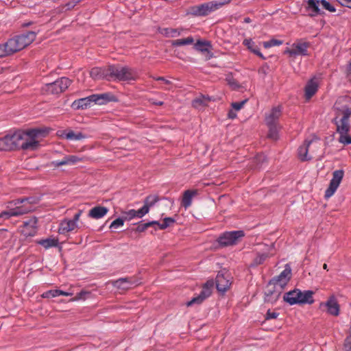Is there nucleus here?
I'll return each instance as SVG.
<instances>
[{"mask_svg":"<svg viewBox=\"0 0 351 351\" xmlns=\"http://www.w3.org/2000/svg\"><path fill=\"white\" fill-rule=\"evenodd\" d=\"M71 84V80L63 77L52 83L46 84L47 91L51 94H59L66 90Z\"/></svg>","mask_w":351,"mask_h":351,"instance_id":"obj_8","label":"nucleus"},{"mask_svg":"<svg viewBox=\"0 0 351 351\" xmlns=\"http://www.w3.org/2000/svg\"><path fill=\"white\" fill-rule=\"evenodd\" d=\"M148 228H149V225H148L147 222V223H138L137 227L136 228H134V229H132V230L136 232H143Z\"/></svg>","mask_w":351,"mask_h":351,"instance_id":"obj_53","label":"nucleus"},{"mask_svg":"<svg viewBox=\"0 0 351 351\" xmlns=\"http://www.w3.org/2000/svg\"><path fill=\"white\" fill-rule=\"evenodd\" d=\"M25 204L28 206H32L34 208V205L37 204L40 202V198L34 196L24 197Z\"/></svg>","mask_w":351,"mask_h":351,"instance_id":"obj_47","label":"nucleus"},{"mask_svg":"<svg viewBox=\"0 0 351 351\" xmlns=\"http://www.w3.org/2000/svg\"><path fill=\"white\" fill-rule=\"evenodd\" d=\"M92 99L94 101V104L99 105H104L112 101H118L117 96L109 92L102 94H93L92 95Z\"/></svg>","mask_w":351,"mask_h":351,"instance_id":"obj_16","label":"nucleus"},{"mask_svg":"<svg viewBox=\"0 0 351 351\" xmlns=\"http://www.w3.org/2000/svg\"><path fill=\"white\" fill-rule=\"evenodd\" d=\"M282 40H277V39H271L269 41H265L263 43V45L265 49L270 48L274 46H279L282 44Z\"/></svg>","mask_w":351,"mask_h":351,"instance_id":"obj_45","label":"nucleus"},{"mask_svg":"<svg viewBox=\"0 0 351 351\" xmlns=\"http://www.w3.org/2000/svg\"><path fill=\"white\" fill-rule=\"evenodd\" d=\"M197 194V190H186L184 192L181 205L185 208H189L192 204L193 197Z\"/></svg>","mask_w":351,"mask_h":351,"instance_id":"obj_30","label":"nucleus"},{"mask_svg":"<svg viewBox=\"0 0 351 351\" xmlns=\"http://www.w3.org/2000/svg\"><path fill=\"white\" fill-rule=\"evenodd\" d=\"M14 37L16 40L19 47L22 50L34 41L36 37V33L33 31H29Z\"/></svg>","mask_w":351,"mask_h":351,"instance_id":"obj_14","label":"nucleus"},{"mask_svg":"<svg viewBox=\"0 0 351 351\" xmlns=\"http://www.w3.org/2000/svg\"><path fill=\"white\" fill-rule=\"evenodd\" d=\"M62 136L67 140L80 141L86 138V135L82 132H74L73 130L64 131Z\"/></svg>","mask_w":351,"mask_h":351,"instance_id":"obj_36","label":"nucleus"},{"mask_svg":"<svg viewBox=\"0 0 351 351\" xmlns=\"http://www.w3.org/2000/svg\"><path fill=\"white\" fill-rule=\"evenodd\" d=\"M214 286V281L213 280H207L202 286L200 293L194 297L191 300L187 302L186 305L190 306L193 304H199L203 302L206 298H208L212 293V290Z\"/></svg>","mask_w":351,"mask_h":351,"instance_id":"obj_7","label":"nucleus"},{"mask_svg":"<svg viewBox=\"0 0 351 351\" xmlns=\"http://www.w3.org/2000/svg\"><path fill=\"white\" fill-rule=\"evenodd\" d=\"M210 46V45L209 42L202 40H198L195 45V49L202 52L208 51L207 47Z\"/></svg>","mask_w":351,"mask_h":351,"instance_id":"obj_43","label":"nucleus"},{"mask_svg":"<svg viewBox=\"0 0 351 351\" xmlns=\"http://www.w3.org/2000/svg\"><path fill=\"white\" fill-rule=\"evenodd\" d=\"M76 227L77 224L71 219H65L60 223L58 232L60 234H64L73 230Z\"/></svg>","mask_w":351,"mask_h":351,"instance_id":"obj_28","label":"nucleus"},{"mask_svg":"<svg viewBox=\"0 0 351 351\" xmlns=\"http://www.w3.org/2000/svg\"><path fill=\"white\" fill-rule=\"evenodd\" d=\"M281 114L282 107L280 106L272 108L269 114L265 117L266 124H277Z\"/></svg>","mask_w":351,"mask_h":351,"instance_id":"obj_23","label":"nucleus"},{"mask_svg":"<svg viewBox=\"0 0 351 351\" xmlns=\"http://www.w3.org/2000/svg\"><path fill=\"white\" fill-rule=\"evenodd\" d=\"M311 46L309 42H303L302 40H297L292 45V49L287 48L285 51V54H288L290 57H295L297 56H308V48Z\"/></svg>","mask_w":351,"mask_h":351,"instance_id":"obj_5","label":"nucleus"},{"mask_svg":"<svg viewBox=\"0 0 351 351\" xmlns=\"http://www.w3.org/2000/svg\"><path fill=\"white\" fill-rule=\"evenodd\" d=\"M175 222H176V220L173 217H165L163 219V222L161 223V225H160V229L165 230V229L167 228L168 227H169L173 223H174Z\"/></svg>","mask_w":351,"mask_h":351,"instance_id":"obj_46","label":"nucleus"},{"mask_svg":"<svg viewBox=\"0 0 351 351\" xmlns=\"http://www.w3.org/2000/svg\"><path fill=\"white\" fill-rule=\"evenodd\" d=\"M108 212V209L106 207L97 206L89 210L88 217L98 219L105 216Z\"/></svg>","mask_w":351,"mask_h":351,"instance_id":"obj_27","label":"nucleus"},{"mask_svg":"<svg viewBox=\"0 0 351 351\" xmlns=\"http://www.w3.org/2000/svg\"><path fill=\"white\" fill-rule=\"evenodd\" d=\"M216 288L219 292L225 293L229 288L230 283L223 274H218L215 279Z\"/></svg>","mask_w":351,"mask_h":351,"instance_id":"obj_25","label":"nucleus"},{"mask_svg":"<svg viewBox=\"0 0 351 351\" xmlns=\"http://www.w3.org/2000/svg\"><path fill=\"white\" fill-rule=\"evenodd\" d=\"M38 219L36 217H32L29 219L23 221V228L22 232L27 237H33L37 232Z\"/></svg>","mask_w":351,"mask_h":351,"instance_id":"obj_15","label":"nucleus"},{"mask_svg":"<svg viewBox=\"0 0 351 351\" xmlns=\"http://www.w3.org/2000/svg\"><path fill=\"white\" fill-rule=\"evenodd\" d=\"M34 210L32 206L26 204L23 205L16 206L14 208H10L8 210L0 213V218L8 219L12 217H19L27 214Z\"/></svg>","mask_w":351,"mask_h":351,"instance_id":"obj_6","label":"nucleus"},{"mask_svg":"<svg viewBox=\"0 0 351 351\" xmlns=\"http://www.w3.org/2000/svg\"><path fill=\"white\" fill-rule=\"evenodd\" d=\"M243 45L247 47V49L254 54L258 56L262 60H265L266 58L260 51V48L256 43L252 40V38H246L243 41Z\"/></svg>","mask_w":351,"mask_h":351,"instance_id":"obj_26","label":"nucleus"},{"mask_svg":"<svg viewBox=\"0 0 351 351\" xmlns=\"http://www.w3.org/2000/svg\"><path fill=\"white\" fill-rule=\"evenodd\" d=\"M210 101V98L208 96L201 95L193 100L192 106L195 108L206 106Z\"/></svg>","mask_w":351,"mask_h":351,"instance_id":"obj_37","label":"nucleus"},{"mask_svg":"<svg viewBox=\"0 0 351 351\" xmlns=\"http://www.w3.org/2000/svg\"><path fill=\"white\" fill-rule=\"evenodd\" d=\"M280 295V291L276 289V286L274 285L271 288L267 285V289L265 292L264 302L265 303L274 304L278 300Z\"/></svg>","mask_w":351,"mask_h":351,"instance_id":"obj_19","label":"nucleus"},{"mask_svg":"<svg viewBox=\"0 0 351 351\" xmlns=\"http://www.w3.org/2000/svg\"><path fill=\"white\" fill-rule=\"evenodd\" d=\"M21 51L14 37L8 39L5 43L0 44V58L12 55Z\"/></svg>","mask_w":351,"mask_h":351,"instance_id":"obj_11","label":"nucleus"},{"mask_svg":"<svg viewBox=\"0 0 351 351\" xmlns=\"http://www.w3.org/2000/svg\"><path fill=\"white\" fill-rule=\"evenodd\" d=\"M320 0H308V8L312 10V13L309 14V16L313 17L317 15H323L324 12L319 8V3Z\"/></svg>","mask_w":351,"mask_h":351,"instance_id":"obj_32","label":"nucleus"},{"mask_svg":"<svg viewBox=\"0 0 351 351\" xmlns=\"http://www.w3.org/2000/svg\"><path fill=\"white\" fill-rule=\"evenodd\" d=\"M324 307L326 308V312L331 315L338 316L339 315L340 306L337 298L333 295L330 296L326 302L319 304V309L323 310Z\"/></svg>","mask_w":351,"mask_h":351,"instance_id":"obj_13","label":"nucleus"},{"mask_svg":"<svg viewBox=\"0 0 351 351\" xmlns=\"http://www.w3.org/2000/svg\"><path fill=\"white\" fill-rule=\"evenodd\" d=\"M224 3L217 1H210L198 6H196L193 10L194 14L197 16H207L212 12L221 8Z\"/></svg>","mask_w":351,"mask_h":351,"instance_id":"obj_9","label":"nucleus"},{"mask_svg":"<svg viewBox=\"0 0 351 351\" xmlns=\"http://www.w3.org/2000/svg\"><path fill=\"white\" fill-rule=\"evenodd\" d=\"M332 123L337 125V132L339 134H348L349 132L350 123L349 119H347V116L342 117L339 121L337 120V117H336L332 120Z\"/></svg>","mask_w":351,"mask_h":351,"instance_id":"obj_17","label":"nucleus"},{"mask_svg":"<svg viewBox=\"0 0 351 351\" xmlns=\"http://www.w3.org/2000/svg\"><path fill=\"white\" fill-rule=\"evenodd\" d=\"M291 278V268L289 264L285 265L284 270L276 276L272 278L268 282V286L279 285L284 289Z\"/></svg>","mask_w":351,"mask_h":351,"instance_id":"obj_4","label":"nucleus"},{"mask_svg":"<svg viewBox=\"0 0 351 351\" xmlns=\"http://www.w3.org/2000/svg\"><path fill=\"white\" fill-rule=\"evenodd\" d=\"M24 204H25L24 197L18 198V199H14L11 202H8L9 206L8 207L9 208L10 206H20L19 204L23 205Z\"/></svg>","mask_w":351,"mask_h":351,"instance_id":"obj_54","label":"nucleus"},{"mask_svg":"<svg viewBox=\"0 0 351 351\" xmlns=\"http://www.w3.org/2000/svg\"><path fill=\"white\" fill-rule=\"evenodd\" d=\"M314 291L311 290L301 291V296L300 297V304L314 303L313 299Z\"/></svg>","mask_w":351,"mask_h":351,"instance_id":"obj_35","label":"nucleus"},{"mask_svg":"<svg viewBox=\"0 0 351 351\" xmlns=\"http://www.w3.org/2000/svg\"><path fill=\"white\" fill-rule=\"evenodd\" d=\"M83 159L82 158H80L75 155H68L64 157V158L59 161H52L51 162V165L54 167H58L62 165H74L78 162H82Z\"/></svg>","mask_w":351,"mask_h":351,"instance_id":"obj_18","label":"nucleus"},{"mask_svg":"<svg viewBox=\"0 0 351 351\" xmlns=\"http://www.w3.org/2000/svg\"><path fill=\"white\" fill-rule=\"evenodd\" d=\"M279 315L278 313L272 312L270 310H268L265 315V319H276Z\"/></svg>","mask_w":351,"mask_h":351,"instance_id":"obj_57","label":"nucleus"},{"mask_svg":"<svg viewBox=\"0 0 351 351\" xmlns=\"http://www.w3.org/2000/svg\"><path fill=\"white\" fill-rule=\"evenodd\" d=\"M337 1L343 7H347L351 9V0H337Z\"/></svg>","mask_w":351,"mask_h":351,"instance_id":"obj_58","label":"nucleus"},{"mask_svg":"<svg viewBox=\"0 0 351 351\" xmlns=\"http://www.w3.org/2000/svg\"><path fill=\"white\" fill-rule=\"evenodd\" d=\"M94 103L93 99H92V95L86 97L84 98H81L79 99L75 100L72 104L71 107L75 110H79V109H86L87 108L90 107V105Z\"/></svg>","mask_w":351,"mask_h":351,"instance_id":"obj_24","label":"nucleus"},{"mask_svg":"<svg viewBox=\"0 0 351 351\" xmlns=\"http://www.w3.org/2000/svg\"><path fill=\"white\" fill-rule=\"evenodd\" d=\"M343 175L344 171L342 169L333 171L332 178L330 182L328 188L325 191L326 198L331 197L335 193L343 178Z\"/></svg>","mask_w":351,"mask_h":351,"instance_id":"obj_10","label":"nucleus"},{"mask_svg":"<svg viewBox=\"0 0 351 351\" xmlns=\"http://www.w3.org/2000/svg\"><path fill=\"white\" fill-rule=\"evenodd\" d=\"M124 221H125V220L124 219L123 217H119V218L116 219L115 220H114L111 223V224L110 226V228H115V229H117L119 227L123 226Z\"/></svg>","mask_w":351,"mask_h":351,"instance_id":"obj_49","label":"nucleus"},{"mask_svg":"<svg viewBox=\"0 0 351 351\" xmlns=\"http://www.w3.org/2000/svg\"><path fill=\"white\" fill-rule=\"evenodd\" d=\"M320 3L322 5L325 10L330 12H335L336 11L335 8L326 0H320Z\"/></svg>","mask_w":351,"mask_h":351,"instance_id":"obj_51","label":"nucleus"},{"mask_svg":"<svg viewBox=\"0 0 351 351\" xmlns=\"http://www.w3.org/2000/svg\"><path fill=\"white\" fill-rule=\"evenodd\" d=\"M194 42L192 36H189L185 38L177 39L171 40V45L173 47H180L186 45H191Z\"/></svg>","mask_w":351,"mask_h":351,"instance_id":"obj_39","label":"nucleus"},{"mask_svg":"<svg viewBox=\"0 0 351 351\" xmlns=\"http://www.w3.org/2000/svg\"><path fill=\"white\" fill-rule=\"evenodd\" d=\"M254 162L256 163V168L260 169L263 164L267 162V158L264 154H258L255 156Z\"/></svg>","mask_w":351,"mask_h":351,"instance_id":"obj_44","label":"nucleus"},{"mask_svg":"<svg viewBox=\"0 0 351 351\" xmlns=\"http://www.w3.org/2000/svg\"><path fill=\"white\" fill-rule=\"evenodd\" d=\"M228 84L234 90H237L240 88L239 83L234 79L230 80Z\"/></svg>","mask_w":351,"mask_h":351,"instance_id":"obj_60","label":"nucleus"},{"mask_svg":"<svg viewBox=\"0 0 351 351\" xmlns=\"http://www.w3.org/2000/svg\"><path fill=\"white\" fill-rule=\"evenodd\" d=\"M301 296V291L298 289H295L293 291H290L285 293L283 300L289 303L290 305L300 304V297Z\"/></svg>","mask_w":351,"mask_h":351,"instance_id":"obj_22","label":"nucleus"},{"mask_svg":"<svg viewBox=\"0 0 351 351\" xmlns=\"http://www.w3.org/2000/svg\"><path fill=\"white\" fill-rule=\"evenodd\" d=\"M244 236L243 230L225 232L219 236L217 241L220 246L226 247L236 245Z\"/></svg>","mask_w":351,"mask_h":351,"instance_id":"obj_3","label":"nucleus"},{"mask_svg":"<svg viewBox=\"0 0 351 351\" xmlns=\"http://www.w3.org/2000/svg\"><path fill=\"white\" fill-rule=\"evenodd\" d=\"M339 102H345L346 104L342 106L339 110L342 113L343 117H346L349 119L351 115V98L344 97L339 100Z\"/></svg>","mask_w":351,"mask_h":351,"instance_id":"obj_33","label":"nucleus"},{"mask_svg":"<svg viewBox=\"0 0 351 351\" xmlns=\"http://www.w3.org/2000/svg\"><path fill=\"white\" fill-rule=\"evenodd\" d=\"M82 213V210H79L77 213L75 214L73 216V218L71 219L73 221L75 222V224H77V221L80 219V217Z\"/></svg>","mask_w":351,"mask_h":351,"instance_id":"obj_63","label":"nucleus"},{"mask_svg":"<svg viewBox=\"0 0 351 351\" xmlns=\"http://www.w3.org/2000/svg\"><path fill=\"white\" fill-rule=\"evenodd\" d=\"M87 293H88V292H86V291H81L80 293H77V295H75L74 300H77L81 298H84V295H86Z\"/></svg>","mask_w":351,"mask_h":351,"instance_id":"obj_64","label":"nucleus"},{"mask_svg":"<svg viewBox=\"0 0 351 351\" xmlns=\"http://www.w3.org/2000/svg\"><path fill=\"white\" fill-rule=\"evenodd\" d=\"M247 99H244L239 102H233L232 103L231 106L234 110H239L243 108V105L247 102Z\"/></svg>","mask_w":351,"mask_h":351,"instance_id":"obj_55","label":"nucleus"},{"mask_svg":"<svg viewBox=\"0 0 351 351\" xmlns=\"http://www.w3.org/2000/svg\"><path fill=\"white\" fill-rule=\"evenodd\" d=\"M267 125L269 128L267 137L273 140H277L278 136L277 124H267Z\"/></svg>","mask_w":351,"mask_h":351,"instance_id":"obj_42","label":"nucleus"},{"mask_svg":"<svg viewBox=\"0 0 351 351\" xmlns=\"http://www.w3.org/2000/svg\"><path fill=\"white\" fill-rule=\"evenodd\" d=\"M17 136H18L17 131L11 135L12 140V144H13L14 150L21 149H20V142H19L18 138H16Z\"/></svg>","mask_w":351,"mask_h":351,"instance_id":"obj_52","label":"nucleus"},{"mask_svg":"<svg viewBox=\"0 0 351 351\" xmlns=\"http://www.w3.org/2000/svg\"><path fill=\"white\" fill-rule=\"evenodd\" d=\"M160 197L158 195H149L147 196L144 199V205L140 208V213L144 214L145 215L147 214L149 211V209L155 205L160 200Z\"/></svg>","mask_w":351,"mask_h":351,"instance_id":"obj_21","label":"nucleus"},{"mask_svg":"<svg viewBox=\"0 0 351 351\" xmlns=\"http://www.w3.org/2000/svg\"><path fill=\"white\" fill-rule=\"evenodd\" d=\"M268 254L267 253L258 254L257 256L254 258L252 262L250 263V267H256L260 265H262L268 258Z\"/></svg>","mask_w":351,"mask_h":351,"instance_id":"obj_40","label":"nucleus"},{"mask_svg":"<svg viewBox=\"0 0 351 351\" xmlns=\"http://www.w3.org/2000/svg\"><path fill=\"white\" fill-rule=\"evenodd\" d=\"M318 84L317 82L311 79L308 82L305 86V97L307 99H311L317 91Z\"/></svg>","mask_w":351,"mask_h":351,"instance_id":"obj_29","label":"nucleus"},{"mask_svg":"<svg viewBox=\"0 0 351 351\" xmlns=\"http://www.w3.org/2000/svg\"><path fill=\"white\" fill-rule=\"evenodd\" d=\"M45 133V130L38 128L26 131L18 130L16 138L20 142V149L30 151L37 150L40 147L38 138L44 136Z\"/></svg>","mask_w":351,"mask_h":351,"instance_id":"obj_1","label":"nucleus"},{"mask_svg":"<svg viewBox=\"0 0 351 351\" xmlns=\"http://www.w3.org/2000/svg\"><path fill=\"white\" fill-rule=\"evenodd\" d=\"M122 214L125 215L123 217L125 220H131L135 217L142 218L145 215L144 214L140 213V209L138 210L131 209L128 211L122 212Z\"/></svg>","mask_w":351,"mask_h":351,"instance_id":"obj_38","label":"nucleus"},{"mask_svg":"<svg viewBox=\"0 0 351 351\" xmlns=\"http://www.w3.org/2000/svg\"><path fill=\"white\" fill-rule=\"evenodd\" d=\"M59 296V289H53L45 291L43 293L42 297L44 298H52Z\"/></svg>","mask_w":351,"mask_h":351,"instance_id":"obj_48","label":"nucleus"},{"mask_svg":"<svg viewBox=\"0 0 351 351\" xmlns=\"http://www.w3.org/2000/svg\"><path fill=\"white\" fill-rule=\"evenodd\" d=\"M141 282L136 277L121 278L112 282L114 287L119 289L128 290L135 287Z\"/></svg>","mask_w":351,"mask_h":351,"instance_id":"obj_12","label":"nucleus"},{"mask_svg":"<svg viewBox=\"0 0 351 351\" xmlns=\"http://www.w3.org/2000/svg\"><path fill=\"white\" fill-rule=\"evenodd\" d=\"M106 71L108 80L114 78L121 81H126L134 79L132 70L128 66L109 65L106 67Z\"/></svg>","mask_w":351,"mask_h":351,"instance_id":"obj_2","label":"nucleus"},{"mask_svg":"<svg viewBox=\"0 0 351 351\" xmlns=\"http://www.w3.org/2000/svg\"><path fill=\"white\" fill-rule=\"evenodd\" d=\"M147 223L149 225V228H153L155 230H157L156 227H158V228L160 229V225H161V223L158 221H152Z\"/></svg>","mask_w":351,"mask_h":351,"instance_id":"obj_59","label":"nucleus"},{"mask_svg":"<svg viewBox=\"0 0 351 351\" xmlns=\"http://www.w3.org/2000/svg\"><path fill=\"white\" fill-rule=\"evenodd\" d=\"M81 0H71L70 2L67 3L66 6L68 9H71L74 8L78 3H80Z\"/></svg>","mask_w":351,"mask_h":351,"instance_id":"obj_61","label":"nucleus"},{"mask_svg":"<svg viewBox=\"0 0 351 351\" xmlns=\"http://www.w3.org/2000/svg\"><path fill=\"white\" fill-rule=\"evenodd\" d=\"M38 243L41 245L45 249H47L51 247H56L58 245V239L49 238L46 239H42L39 241Z\"/></svg>","mask_w":351,"mask_h":351,"instance_id":"obj_41","label":"nucleus"},{"mask_svg":"<svg viewBox=\"0 0 351 351\" xmlns=\"http://www.w3.org/2000/svg\"><path fill=\"white\" fill-rule=\"evenodd\" d=\"M313 140H305L304 143L300 145L298 150V158L301 161H308L312 159V157L308 156V148L312 144Z\"/></svg>","mask_w":351,"mask_h":351,"instance_id":"obj_20","label":"nucleus"},{"mask_svg":"<svg viewBox=\"0 0 351 351\" xmlns=\"http://www.w3.org/2000/svg\"><path fill=\"white\" fill-rule=\"evenodd\" d=\"M90 75L95 80L103 78L108 80L106 68L94 67L90 70Z\"/></svg>","mask_w":351,"mask_h":351,"instance_id":"obj_31","label":"nucleus"},{"mask_svg":"<svg viewBox=\"0 0 351 351\" xmlns=\"http://www.w3.org/2000/svg\"><path fill=\"white\" fill-rule=\"evenodd\" d=\"M345 351H351V334L346 337L344 341Z\"/></svg>","mask_w":351,"mask_h":351,"instance_id":"obj_56","label":"nucleus"},{"mask_svg":"<svg viewBox=\"0 0 351 351\" xmlns=\"http://www.w3.org/2000/svg\"><path fill=\"white\" fill-rule=\"evenodd\" d=\"M0 150L1 151H12L14 150L12 144L11 135H6L0 138Z\"/></svg>","mask_w":351,"mask_h":351,"instance_id":"obj_34","label":"nucleus"},{"mask_svg":"<svg viewBox=\"0 0 351 351\" xmlns=\"http://www.w3.org/2000/svg\"><path fill=\"white\" fill-rule=\"evenodd\" d=\"M268 69H269V66L267 64H265V65L262 66L261 67H260L258 69V73L263 74V75H266Z\"/></svg>","mask_w":351,"mask_h":351,"instance_id":"obj_62","label":"nucleus"},{"mask_svg":"<svg viewBox=\"0 0 351 351\" xmlns=\"http://www.w3.org/2000/svg\"><path fill=\"white\" fill-rule=\"evenodd\" d=\"M339 142L344 145L351 144V136L348 134H339Z\"/></svg>","mask_w":351,"mask_h":351,"instance_id":"obj_50","label":"nucleus"}]
</instances>
